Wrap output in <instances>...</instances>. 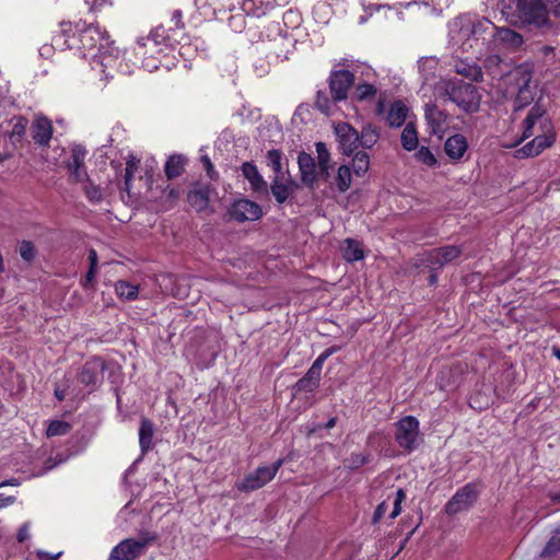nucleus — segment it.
Wrapping results in <instances>:
<instances>
[{"label":"nucleus","mask_w":560,"mask_h":560,"mask_svg":"<svg viewBox=\"0 0 560 560\" xmlns=\"http://www.w3.org/2000/svg\"><path fill=\"white\" fill-rule=\"evenodd\" d=\"M32 138L36 144L46 147L49 144L52 136L51 120L43 115H35L31 126Z\"/></svg>","instance_id":"20"},{"label":"nucleus","mask_w":560,"mask_h":560,"mask_svg":"<svg viewBox=\"0 0 560 560\" xmlns=\"http://www.w3.org/2000/svg\"><path fill=\"white\" fill-rule=\"evenodd\" d=\"M316 107L326 115H331L335 101H330L324 93L319 92L316 98Z\"/></svg>","instance_id":"46"},{"label":"nucleus","mask_w":560,"mask_h":560,"mask_svg":"<svg viewBox=\"0 0 560 560\" xmlns=\"http://www.w3.org/2000/svg\"><path fill=\"white\" fill-rule=\"evenodd\" d=\"M54 46L74 50L89 61L101 81L113 78L114 72L131 73V68L122 62L119 50L100 25L78 23L73 30L71 23H61L60 31L54 35Z\"/></svg>","instance_id":"1"},{"label":"nucleus","mask_w":560,"mask_h":560,"mask_svg":"<svg viewBox=\"0 0 560 560\" xmlns=\"http://www.w3.org/2000/svg\"><path fill=\"white\" fill-rule=\"evenodd\" d=\"M19 253L21 257L26 261H32L35 257V248L33 244L28 241H23L20 244Z\"/></svg>","instance_id":"50"},{"label":"nucleus","mask_w":560,"mask_h":560,"mask_svg":"<svg viewBox=\"0 0 560 560\" xmlns=\"http://www.w3.org/2000/svg\"><path fill=\"white\" fill-rule=\"evenodd\" d=\"M268 166L276 173V175L282 174V154L279 150H269L267 153Z\"/></svg>","instance_id":"45"},{"label":"nucleus","mask_w":560,"mask_h":560,"mask_svg":"<svg viewBox=\"0 0 560 560\" xmlns=\"http://www.w3.org/2000/svg\"><path fill=\"white\" fill-rule=\"evenodd\" d=\"M419 71L422 73L425 82H429L435 74L438 60L434 57L421 58L418 62Z\"/></svg>","instance_id":"37"},{"label":"nucleus","mask_w":560,"mask_h":560,"mask_svg":"<svg viewBox=\"0 0 560 560\" xmlns=\"http://www.w3.org/2000/svg\"><path fill=\"white\" fill-rule=\"evenodd\" d=\"M323 365L314 361L307 373L298 381L296 389L301 392H313L319 384Z\"/></svg>","instance_id":"21"},{"label":"nucleus","mask_w":560,"mask_h":560,"mask_svg":"<svg viewBox=\"0 0 560 560\" xmlns=\"http://www.w3.org/2000/svg\"><path fill=\"white\" fill-rule=\"evenodd\" d=\"M292 189L285 183L284 175H276L271 185V192L279 203H283L290 196Z\"/></svg>","instance_id":"31"},{"label":"nucleus","mask_w":560,"mask_h":560,"mask_svg":"<svg viewBox=\"0 0 560 560\" xmlns=\"http://www.w3.org/2000/svg\"><path fill=\"white\" fill-rule=\"evenodd\" d=\"M62 551H59L57 553H50L45 550H37V557L43 560H57L61 557Z\"/></svg>","instance_id":"56"},{"label":"nucleus","mask_w":560,"mask_h":560,"mask_svg":"<svg viewBox=\"0 0 560 560\" xmlns=\"http://www.w3.org/2000/svg\"><path fill=\"white\" fill-rule=\"evenodd\" d=\"M282 464L283 460L279 459L270 466L258 467L255 471L246 475L245 478L237 483V489L248 492L264 487L275 478Z\"/></svg>","instance_id":"11"},{"label":"nucleus","mask_w":560,"mask_h":560,"mask_svg":"<svg viewBox=\"0 0 560 560\" xmlns=\"http://www.w3.org/2000/svg\"><path fill=\"white\" fill-rule=\"evenodd\" d=\"M389 505L386 501L382 502L381 504H378V506L376 508L375 510V513H374V522H377L380 521L383 515L387 512Z\"/></svg>","instance_id":"55"},{"label":"nucleus","mask_w":560,"mask_h":560,"mask_svg":"<svg viewBox=\"0 0 560 560\" xmlns=\"http://www.w3.org/2000/svg\"><path fill=\"white\" fill-rule=\"evenodd\" d=\"M15 502V497L0 493V509L7 508Z\"/></svg>","instance_id":"59"},{"label":"nucleus","mask_w":560,"mask_h":560,"mask_svg":"<svg viewBox=\"0 0 560 560\" xmlns=\"http://www.w3.org/2000/svg\"><path fill=\"white\" fill-rule=\"evenodd\" d=\"M407 114V106L402 102L396 101L389 107L387 121L392 127H400L405 122Z\"/></svg>","instance_id":"28"},{"label":"nucleus","mask_w":560,"mask_h":560,"mask_svg":"<svg viewBox=\"0 0 560 560\" xmlns=\"http://www.w3.org/2000/svg\"><path fill=\"white\" fill-rule=\"evenodd\" d=\"M338 350L337 347H330L326 349L323 353L318 355V358L315 360L316 362H319V364L324 365L325 361L332 355Z\"/></svg>","instance_id":"57"},{"label":"nucleus","mask_w":560,"mask_h":560,"mask_svg":"<svg viewBox=\"0 0 560 560\" xmlns=\"http://www.w3.org/2000/svg\"><path fill=\"white\" fill-rule=\"evenodd\" d=\"M500 61L501 59L499 58V56L493 55L487 58L485 66L491 70L492 67L498 66Z\"/></svg>","instance_id":"61"},{"label":"nucleus","mask_w":560,"mask_h":560,"mask_svg":"<svg viewBox=\"0 0 560 560\" xmlns=\"http://www.w3.org/2000/svg\"><path fill=\"white\" fill-rule=\"evenodd\" d=\"M316 153L318 161L319 175L327 179L329 177L330 170V154L323 142L316 143Z\"/></svg>","instance_id":"33"},{"label":"nucleus","mask_w":560,"mask_h":560,"mask_svg":"<svg viewBox=\"0 0 560 560\" xmlns=\"http://www.w3.org/2000/svg\"><path fill=\"white\" fill-rule=\"evenodd\" d=\"M546 9L549 11V15L560 16V0H542Z\"/></svg>","instance_id":"53"},{"label":"nucleus","mask_w":560,"mask_h":560,"mask_svg":"<svg viewBox=\"0 0 560 560\" xmlns=\"http://www.w3.org/2000/svg\"><path fill=\"white\" fill-rule=\"evenodd\" d=\"M354 83V74L349 70H334L329 77V89L335 102L343 101L348 97V92Z\"/></svg>","instance_id":"14"},{"label":"nucleus","mask_w":560,"mask_h":560,"mask_svg":"<svg viewBox=\"0 0 560 560\" xmlns=\"http://www.w3.org/2000/svg\"><path fill=\"white\" fill-rule=\"evenodd\" d=\"M52 49H59L61 50L60 48H57L54 46V39L51 40V45H44L40 47L39 49V54L40 56H49V54L51 52Z\"/></svg>","instance_id":"63"},{"label":"nucleus","mask_w":560,"mask_h":560,"mask_svg":"<svg viewBox=\"0 0 560 560\" xmlns=\"http://www.w3.org/2000/svg\"><path fill=\"white\" fill-rule=\"evenodd\" d=\"M534 139L516 151V158H529L540 154L551 147L556 140V133L550 119L546 116L545 108L536 104L533 106L523 121V135L518 142L533 137Z\"/></svg>","instance_id":"3"},{"label":"nucleus","mask_w":560,"mask_h":560,"mask_svg":"<svg viewBox=\"0 0 560 560\" xmlns=\"http://www.w3.org/2000/svg\"><path fill=\"white\" fill-rule=\"evenodd\" d=\"M201 162H202L205 168L207 170L208 175L210 177H212L213 176V174H212L213 173V165H212L209 156H207V155L202 156L201 158Z\"/></svg>","instance_id":"60"},{"label":"nucleus","mask_w":560,"mask_h":560,"mask_svg":"<svg viewBox=\"0 0 560 560\" xmlns=\"http://www.w3.org/2000/svg\"><path fill=\"white\" fill-rule=\"evenodd\" d=\"M520 19L534 27L550 30L552 23L542 0H516Z\"/></svg>","instance_id":"7"},{"label":"nucleus","mask_w":560,"mask_h":560,"mask_svg":"<svg viewBox=\"0 0 560 560\" xmlns=\"http://www.w3.org/2000/svg\"><path fill=\"white\" fill-rule=\"evenodd\" d=\"M228 8L230 11L236 12L230 18V25L236 31L244 27V15H252L259 18L265 15L272 7L269 0H230Z\"/></svg>","instance_id":"8"},{"label":"nucleus","mask_w":560,"mask_h":560,"mask_svg":"<svg viewBox=\"0 0 560 560\" xmlns=\"http://www.w3.org/2000/svg\"><path fill=\"white\" fill-rule=\"evenodd\" d=\"M187 200L198 212L206 210L209 205V188L207 186L195 187L189 191Z\"/></svg>","instance_id":"26"},{"label":"nucleus","mask_w":560,"mask_h":560,"mask_svg":"<svg viewBox=\"0 0 560 560\" xmlns=\"http://www.w3.org/2000/svg\"><path fill=\"white\" fill-rule=\"evenodd\" d=\"M448 100L465 112H475L479 107L480 95L475 85L462 80H451L445 83Z\"/></svg>","instance_id":"6"},{"label":"nucleus","mask_w":560,"mask_h":560,"mask_svg":"<svg viewBox=\"0 0 560 560\" xmlns=\"http://www.w3.org/2000/svg\"><path fill=\"white\" fill-rule=\"evenodd\" d=\"M368 460V457L362 453H353L345 459V466L349 469H357L363 466Z\"/></svg>","instance_id":"47"},{"label":"nucleus","mask_w":560,"mask_h":560,"mask_svg":"<svg viewBox=\"0 0 560 560\" xmlns=\"http://www.w3.org/2000/svg\"><path fill=\"white\" fill-rule=\"evenodd\" d=\"M377 94V88L372 83H359L355 88V98L358 101L372 100Z\"/></svg>","instance_id":"41"},{"label":"nucleus","mask_w":560,"mask_h":560,"mask_svg":"<svg viewBox=\"0 0 560 560\" xmlns=\"http://www.w3.org/2000/svg\"><path fill=\"white\" fill-rule=\"evenodd\" d=\"M298 163L303 183L306 185H313L317 177L316 164L313 156L304 152L300 153Z\"/></svg>","instance_id":"23"},{"label":"nucleus","mask_w":560,"mask_h":560,"mask_svg":"<svg viewBox=\"0 0 560 560\" xmlns=\"http://www.w3.org/2000/svg\"><path fill=\"white\" fill-rule=\"evenodd\" d=\"M95 272H96V268L90 267V269L85 276L84 282H83L84 287H88L93 282Z\"/></svg>","instance_id":"62"},{"label":"nucleus","mask_w":560,"mask_h":560,"mask_svg":"<svg viewBox=\"0 0 560 560\" xmlns=\"http://www.w3.org/2000/svg\"><path fill=\"white\" fill-rule=\"evenodd\" d=\"M462 249L455 245L434 248L425 254V261L432 269L440 268L459 257Z\"/></svg>","instance_id":"17"},{"label":"nucleus","mask_w":560,"mask_h":560,"mask_svg":"<svg viewBox=\"0 0 560 560\" xmlns=\"http://www.w3.org/2000/svg\"><path fill=\"white\" fill-rule=\"evenodd\" d=\"M560 550V536H552L544 548L542 556H552Z\"/></svg>","instance_id":"51"},{"label":"nucleus","mask_w":560,"mask_h":560,"mask_svg":"<svg viewBox=\"0 0 560 560\" xmlns=\"http://www.w3.org/2000/svg\"><path fill=\"white\" fill-rule=\"evenodd\" d=\"M168 40L162 26L154 28L147 37L137 39L136 55L142 58V67L147 71L153 72L163 66V59L171 49Z\"/></svg>","instance_id":"4"},{"label":"nucleus","mask_w":560,"mask_h":560,"mask_svg":"<svg viewBox=\"0 0 560 560\" xmlns=\"http://www.w3.org/2000/svg\"><path fill=\"white\" fill-rule=\"evenodd\" d=\"M267 36L271 44L270 49L278 59L285 60L289 58L295 47L296 38L293 33L283 31L280 22H272L268 25Z\"/></svg>","instance_id":"9"},{"label":"nucleus","mask_w":560,"mask_h":560,"mask_svg":"<svg viewBox=\"0 0 560 560\" xmlns=\"http://www.w3.org/2000/svg\"><path fill=\"white\" fill-rule=\"evenodd\" d=\"M85 155L86 150L81 145H75L71 150V155L68 160V170L74 182L85 183L89 179L88 172L84 166Z\"/></svg>","instance_id":"18"},{"label":"nucleus","mask_w":560,"mask_h":560,"mask_svg":"<svg viewBox=\"0 0 560 560\" xmlns=\"http://www.w3.org/2000/svg\"><path fill=\"white\" fill-rule=\"evenodd\" d=\"M380 135L376 128L371 125H366L362 128L361 135L359 136V144L363 148L371 149L378 140Z\"/></svg>","instance_id":"36"},{"label":"nucleus","mask_w":560,"mask_h":560,"mask_svg":"<svg viewBox=\"0 0 560 560\" xmlns=\"http://www.w3.org/2000/svg\"><path fill=\"white\" fill-rule=\"evenodd\" d=\"M153 434V423L149 419L143 418L139 429V443L142 452H147L151 447Z\"/></svg>","instance_id":"32"},{"label":"nucleus","mask_w":560,"mask_h":560,"mask_svg":"<svg viewBox=\"0 0 560 560\" xmlns=\"http://www.w3.org/2000/svg\"><path fill=\"white\" fill-rule=\"evenodd\" d=\"M153 539V537L124 539L112 549L108 560H136L144 553L147 547Z\"/></svg>","instance_id":"12"},{"label":"nucleus","mask_w":560,"mask_h":560,"mask_svg":"<svg viewBox=\"0 0 560 560\" xmlns=\"http://www.w3.org/2000/svg\"><path fill=\"white\" fill-rule=\"evenodd\" d=\"M478 490L475 485L468 483L458 489L456 493L445 505V512L450 515H455L462 511L469 509L477 500Z\"/></svg>","instance_id":"13"},{"label":"nucleus","mask_w":560,"mask_h":560,"mask_svg":"<svg viewBox=\"0 0 560 560\" xmlns=\"http://www.w3.org/2000/svg\"><path fill=\"white\" fill-rule=\"evenodd\" d=\"M30 538V523H24L18 532V540L23 542Z\"/></svg>","instance_id":"54"},{"label":"nucleus","mask_w":560,"mask_h":560,"mask_svg":"<svg viewBox=\"0 0 560 560\" xmlns=\"http://www.w3.org/2000/svg\"><path fill=\"white\" fill-rule=\"evenodd\" d=\"M334 129L342 153L352 154L359 145L358 131L347 122H337Z\"/></svg>","instance_id":"15"},{"label":"nucleus","mask_w":560,"mask_h":560,"mask_svg":"<svg viewBox=\"0 0 560 560\" xmlns=\"http://www.w3.org/2000/svg\"><path fill=\"white\" fill-rule=\"evenodd\" d=\"M351 185V172L347 165H341L337 174V187L341 192H345Z\"/></svg>","instance_id":"43"},{"label":"nucleus","mask_w":560,"mask_h":560,"mask_svg":"<svg viewBox=\"0 0 560 560\" xmlns=\"http://www.w3.org/2000/svg\"><path fill=\"white\" fill-rule=\"evenodd\" d=\"M115 293L122 301H135L139 296V285L126 280L115 283Z\"/></svg>","instance_id":"29"},{"label":"nucleus","mask_w":560,"mask_h":560,"mask_svg":"<svg viewBox=\"0 0 560 560\" xmlns=\"http://www.w3.org/2000/svg\"><path fill=\"white\" fill-rule=\"evenodd\" d=\"M395 440L408 452L416 450L420 442L419 421L412 416L400 419L396 423Z\"/></svg>","instance_id":"10"},{"label":"nucleus","mask_w":560,"mask_h":560,"mask_svg":"<svg viewBox=\"0 0 560 560\" xmlns=\"http://www.w3.org/2000/svg\"><path fill=\"white\" fill-rule=\"evenodd\" d=\"M401 144L407 151H412L418 145L417 130L411 122L407 124L401 132Z\"/></svg>","instance_id":"35"},{"label":"nucleus","mask_w":560,"mask_h":560,"mask_svg":"<svg viewBox=\"0 0 560 560\" xmlns=\"http://www.w3.org/2000/svg\"><path fill=\"white\" fill-rule=\"evenodd\" d=\"M455 70L457 73L470 78L471 80H479L481 78V70L476 65H467L463 61H459L455 65Z\"/></svg>","instance_id":"40"},{"label":"nucleus","mask_w":560,"mask_h":560,"mask_svg":"<svg viewBox=\"0 0 560 560\" xmlns=\"http://www.w3.org/2000/svg\"><path fill=\"white\" fill-rule=\"evenodd\" d=\"M261 208L254 201L241 199L232 205L230 215L238 222L255 221L261 217Z\"/></svg>","instance_id":"16"},{"label":"nucleus","mask_w":560,"mask_h":560,"mask_svg":"<svg viewBox=\"0 0 560 560\" xmlns=\"http://www.w3.org/2000/svg\"><path fill=\"white\" fill-rule=\"evenodd\" d=\"M489 28L495 30L494 42L504 49L516 50L523 45V37L509 27L497 28L489 20H479L470 15L455 19L450 26V35L454 44H460L463 50L472 47L471 37L478 40V36Z\"/></svg>","instance_id":"2"},{"label":"nucleus","mask_w":560,"mask_h":560,"mask_svg":"<svg viewBox=\"0 0 560 560\" xmlns=\"http://www.w3.org/2000/svg\"><path fill=\"white\" fill-rule=\"evenodd\" d=\"M508 92L515 95V109H522L534 100L532 71L527 66H518L508 74Z\"/></svg>","instance_id":"5"},{"label":"nucleus","mask_w":560,"mask_h":560,"mask_svg":"<svg viewBox=\"0 0 560 560\" xmlns=\"http://www.w3.org/2000/svg\"><path fill=\"white\" fill-rule=\"evenodd\" d=\"M140 164V160L137 159L135 155L130 154L128 155V159L126 161V170H125V185L126 189H129V183L135 176V173L138 171Z\"/></svg>","instance_id":"44"},{"label":"nucleus","mask_w":560,"mask_h":560,"mask_svg":"<svg viewBox=\"0 0 560 560\" xmlns=\"http://www.w3.org/2000/svg\"><path fill=\"white\" fill-rule=\"evenodd\" d=\"M242 173L255 191H266L267 184L262 176L259 174L256 165L249 162L243 163Z\"/></svg>","instance_id":"25"},{"label":"nucleus","mask_w":560,"mask_h":560,"mask_svg":"<svg viewBox=\"0 0 560 560\" xmlns=\"http://www.w3.org/2000/svg\"><path fill=\"white\" fill-rule=\"evenodd\" d=\"M10 125L12 130L9 132V139L14 145L20 144L25 136L28 121L23 116H15L10 120Z\"/></svg>","instance_id":"30"},{"label":"nucleus","mask_w":560,"mask_h":560,"mask_svg":"<svg viewBox=\"0 0 560 560\" xmlns=\"http://www.w3.org/2000/svg\"><path fill=\"white\" fill-rule=\"evenodd\" d=\"M71 425L63 420H52L46 429L47 438L62 436L69 433Z\"/></svg>","instance_id":"38"},{"label":"nucleus","mask_w":560,"mask_h":560,"mask_svg":"<svg viewBox=\"0 0 560 560\" xmlns=\"http://www.w3.org/2000/svg\"><path fill=\"white\" fill-rule=\"evenodd\" d=\"M406 499V493L402 489H398L395 493V499L393 502V511L389 515L390 520L397 517L401 512V503Z\"/></svg>","instance_id":"49"},{"label":"nucleus","mask_w":560,"mask_h":560,"mask_svg":"<svg viewBox=\"0 0 560 560\" xmlns=\"http://www.w3.org/2000/svg\"><path fill=\"white\" fill-rule=\"evenodd\" d=\"M342 257L349 261H359L364 258V249L362 244L353 238H346L340 246Z\"/></svg>","instance_id":"24"},{"label":"nucleus","mask_w":560,"mask_h":560,"mask_svg":"<svg viewBox=\"0 0 560 560\" xmlns=\"http://www.w3.org/2000/svg\"><path fill=\"white\" fill-rule=\"evenodd\" d=\"M302 16L298 11L289 10L283 14L282 24L285 27L283 31L292 33L301 25Z\"/></svg>","instance_id":"42"},{"label":"nucleus","mask_w":560,"mask_h":560,"mask_svg":"<svg viewBox=\"0 0 560 560\" xmlns=\"http://www.w3.org/2000/svg\"><path fill=\"white\" fill-rule=\"evenodd\" d=\"M370 167V156L365 152H357L352 160V168L355 175L363 176Z\"/></svg>","instance_id":"39"},{"label":"nucleus","mask_w":560,"mask_h":560,"mask_svg":"<svg viewBox=\"0 0 560 560\" xmlns=\"http://www.w3.org/2000/svg\"><path fill=\"white\" fill-rule=\"evenodd\" d=\"M380 8H381L380 5H369V7H366V8H365V13H366V14H365V15H362V16L359 19V23H360V24H364V23L368 21L369 16H371V15L373 14V11H375V10H380Z\"/></svg>","instance_id":"58"},{"label":"nucleus","mask_w":560,"mask_h":560,"mask_svg":"<svg viewBox=\"0 0 560 560\" xmlns=\"http://www.w3.org/2000/svg\"><path fill=\"white\" fill-rule=\"evenodd\" d=\"M103 365L101 362L92 361L85 363L81 372V382L89 386H94L100 382Z\"/></svg>","instance_id":"27"},{"label":"nucleus","mask_w":560,"mask_h":560,"mask_svg":"<svg viewBox=\"0 0 560 560\" xmlns=\"http://www.w3.org/2000/svg\"><path fill=\"white\" fill-rule=\"evenodd\" d=\"M425 120L430 132L442 139L448 128L446 114L439 109L436 105L428 104L425 105Z\"/></svg>","instance_id":"19"},{"label":"nucleus","mask_w":560,"mask_h":560,"mask_svg":"<svg viewBox=\"0 0 560 560\" xmlns=\"http://www.w3.org/2000/svg\"><path fill=\"white\" fill-rule=\"evenodd\" d=\"M89 260H90V267H93V268L97 267V254L94 249H91L89 252Z\"/></svg>","instance_id":"64"},{"label":"nucleus","mask_w":560,"mask_h":560,"mask_svg":"<svg viewBox=\"0 0 560 560\" xmlns=\"http://www.w3.org/2000/svg\"><path fill=\"white\" fill-rule=\"evenodd\" d=\"M416 155L420 162L428 166H433L436 163L435 156L427 147H421Z\"/></svg>","instance_id":"48"},{"label":"nucleus","mask_w":560,"mask_h":560,"mask_svg":"<svg viewBox=\"0 0 560 560\" xmlns=\"http://www.w3.org/2000/svg\"><path fill=\"white\" fill-rule=\"evenodd\" d=\"M185 160L182 155H172L165 165V174L167 178H176L182 175L184 171Z\"/></svg>","instance_id":"34"},{"label":"nucleus","mask_w":560,"mask_h":560,"mask_svg":"<svg viewBox=\"0 0 560 560\" xmlns=\"http://www.w3.org/2000/svg\"><path fill=\"white\" fill-rule=\"evenodd\" d=\"M468 149V143L463 135H454L450 137L444 143V151L446 155L454 160H460Z\"/></svg>","instance_id":"22"},{"label":"nucleus","mask_w":560,"mask_h":560,"mask_svg":"<svg viewBox=\"0 0 560 560\" xmlns=\"http://www.w3.org/2000/svg\"><path fill=\"white\" fill-rule=\"evenodd\" d=\"M85 194L92 202H100L103 198V192L100 187L89 184L85 186Z\"/></svg>","instance_id":"52"}]
</instances>
